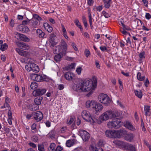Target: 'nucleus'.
<instances>
[{"label": "nucleus", "instance_id": "nucleus-1", "mask_svg": "<svg viewBox=\"0 0 151 151\" xmlns=\"http://www.w3.org/2000/svg\"><path fill=\"white\" fill-rule=\"evenodd\" d=\"M91 85L89 84V81L85 80L82 83H74L73 85V89L77 91L86 92L91 90Z\"/></svg>", "mask_w": 151, "mask_h": 151}, {"label": "nucleus", "instance_id": "nucleus-2", "mask_svg": "<svg viewBox=\"0 0 151 151\" xmlns=\"http://www.w3.org/2000/svg\"><path fill=\"white\" fill-rule=\"evenodd\" d=\"M119 115L118 111H108L103 113L97 119V123L101 124L103 121L107 120L109 119L118 117Z\"/></svg>", "mask_w": 151, "mask_h": 151}, {"label": "nucleus", "instance_id": "nucleus-3", "mask_svg": "<svg viewBox=\"0 0 151 151\" xmlns=\"http://www.w3.org/2000/svg\"><path fill=\"white\" fill-rule=\"evenodd\" d=\"M127 133V132L122 129L118 130H107L105 132L106 136L112 138H119L123 136Z\"/></svg>", "mask_w": 151, "mask_h": 151}, {"label": "nucleus", "instance_id": "nucleus-4", "mask_svg": "<svg viewBox=\"0 0 151 151\" xmlns=\"http://www.w3.org/2000/svg\"><path fill=\"white\" fill-rule=\"evenodd\" d=\"M122 122L121 120L118 118L113 119L112 121L108 122L107 126L109 128H114L115 129L119 128L122 125Z\"/></svg>", "mask_w": 151, "mask_h": 151}, {"label": "nucleus", "instance_id": "nucleus-5", "mask_svg": "<svg viewBox=\"0 0 151 151\" xmlns=\"http://www.w3.org/2000/svg\"><path fill=\"white\" fill-rule=\"evenodd\" d=\"M67 45L66 42L63 40H61L60 44L56 46V49L55 52L57 53V50L58 52H61L62 54H66L67 50Z\"/></svg>", "mask_w": 151, "mask_h": 151}, {"label": "nucleus", "instance_id": "nucleus-6", "mask_svg": "<svg viewBox=\"0 0 151 151\" xmlns=\"http://www.w3.org/2000/svg\"><path fill=\"white\" fill-rule=\"evenodd\" d=\"M99 101L101 103L108 106L111 102L110 98L106 94L101 93L100 94L98 97Z\"/></svg>", "mask_w": 151, "mask_h": 151}, {"label": "nucleus", "instance_id": "nucleus-7", "mask_svg": "<svg viewBox=\"0 0 151 151\" xmlns=\"http://www.w3.org/2000/svg\"><path fill=\"white\" fill-rule=\"evenodd\" d=\"M81 116L86 121L89 122L90 124H93L95 120L92 118L89 112L86 110H84L81 113Z\"/></svg>", "mask_w": 151, "mask_h": 151}, {"label": "nucleus", "instance_id": "nucleus-8", "mask_svg": "<svg viewBox=\"0 0 151 151\" xmlns=\"http://www.w3.org/2000/svg\"><path fill=\"white\" fill-rule=\"evenodd\" d=\"M25 69L28 71H32L35 73L38 72L40 70L38 66L34 63H30L25 66Z\"/></svg>", "mask_w": 151, "mask_h": 151}, {"label": "nucleus", "instance_id": "nucleus-9", "mask_svg": "<svg viewBox=\"0 0 151 151\" xmlns=\"http://www.w3.org/2000/svg\"><path fill=\"white\" fill-rule=\"evenodd\" d=\"M79 133L83 140L86 141L88 140L90 137L89 134L84 130L80 131Z\"/></svg>", "mask_w": 151, "mask_h": 151}, {"label": "nucleus", "instance_id": "nucleus-10", "mask_svg": "<svg viewBox=\"0 0 151 151\" xmlns=\"http://www.w3.org/2000/svg\"><path fill=\"white\" fill-rule=\"evenodd\" d=\"M33 114L34 119L37 122L40 121L43 118L42 113L40 111H38L35 112L33 113Z\"/></svg>", "mask_w": 151, "mask_h": 151}, {"label": "nucleus", "instance_id": "nucleus-11", "mask_svg": "<svg viewBox=\"0 0 151 151\" xmlns=\"http://www.w3.org/2000/svg\"><path fill=\"white\" fill-rule=\"evenodd\" d=\"M56 37V35L54 33H52L50 35L49 41V43L51 46L54 47L57 44L55 41Z\"/></svg>", "mask_w": 151, "mask_h": 151}, {"label": "nucleus", "instance_id": "nucleus-12", "mask_svg": "<svg viewBox=\"0 0 151 151\" xmlns=\"http://www.w3.org/2000/svg\"><path fill=\"white\" fill-rule=\"evenodd\" d=\"M46 92L45 89H37L33 91V95L34 96H37L43 95Z\"/></svg>", "mask_w": 151, "mask_h": 151}, {"label": "nucleus", "instance_id": "nucleus-13", "mask_svg": "<svg viewBox=\"0 0 151 151\" xmlns=\"http://www.w3.org/2000/svg\"><path fill=\"white\" fill-rule=\"evenodd\" d=\"M89 84L91 85V90L87 94L88 96H90L93 92L95 88H96L97 84V81L96 79H93V81L92 84L89 82Z\"/></svg>", "mask_w": 151, "mask_h": 151}, {"label": "nucleus", "instance_id": "nucleus-14", "mask_svg": "<svg viewBox=\"0 0 151 151\" xmlns=\"http://www.w3.org/2000/svg\"><path fill=\"white\" fill-rule=\"evenodd\" d=\"M124 127L127 129L132 131H134L136 129L132 123L129 121H126L124 123Z\"/></svg>", "mask_w": 151, "mask_h": 151}, {"label": "nucleus", "instance_id": "nucleus-15", "mask_svg": "<svg viewBox=\"0 0 151 151\" xmlns=\"http://www.w3.org/2000/svg\"><path fill=\"white\" fill-rule=\"evenodd\" d=\"M103 145V142L101 140H99L98 143V147H93L91 146V147L93 151H104L100 147L102 146Z\"/></svg>", "mask_w": 151, "mask_h": 151}, {"label": "nucleus", "instance_id": "nucleus-16", "mask_svg": "<svg viewBox=\"0 0 151 151\" xmlns=\"http://www.w3.org/2000/svg\"><path fill=\"white\" fill-rule=\"evenodd\" d=\"M64 76L67 80L72 81L74 79L75 75L73 73L69 72L65 73L64 74Z\"/></svg>", "mask_w": 151, "mask_h": 151}, {"label": "nucleus", "instance_id": "nucleus-17", "mask_svg": "<svg viewBox=\"0 0 151 151\" xmlns=\"http://www.w3.org/2000/svg\"><path fill=\"white\" fill-rule=\"evenodd\" d=\"M96 102L94 100H88L86 102V107L90 109H93L96 106Z\"/></svg>", "mask_w": 151, "mask_h": 151}, {"label": "nucleus", "instance_id": "nucleus-18", "mask_svg": "<svg viewBox=\"0 0 151 151\" xmlns=\"http://www.w3.org/2000/svg\"><path fill=\"white\" fill-rule=\"evenodd\" d=\"M113 143L115 144L117 146L119 147L125 148L126 147V143L122 141L115 140L113 141Z\"/></svg>", "mask_w": 151, "mask_h": 151}, {"label": "nucleus", "instance_id": "nucleus-19", "mask_svg": "<svg viewBox=\"0 0 151 151\" xmlns=\"http://www.w3.org/2000/svg\"><path fill=\"white\" fill-rule=\"evenodd\" d=\"M32 79L37 82H40L42 80V76L36 74H33L31 75Z\"/></svg>", "mask_w": 151, "mask_h": 151}, {"label": "nucleus", "instance_id": "nucleus-20", "mask_svg": "<svg viewBox=\"0 0 151 151\" xmlns=\"http://www.w3.org/2000/svg\"><path fill=\"white\" fill-rule=\"evenodd\" d=\"M134 137V134L132 133L127 134L124 137V139L126 140L131 142L133 140Z\"/></svg>", "mask_w": 151, "mask_h": 151}, {"label": "nucleus", "instance_id": "nucleus-21", "mask_svg": "<svg viewBox=\"0 0 151 151\" xmlns=\"http://www.w3.org/2000/svg\"><path fill=\"white\" fill-rule=\"evenodd\" d=\"M17 35L19 39L22 41L24 42H29L30 40V39L28 37L22 34L18 33Z\"/></svg>", "mask_w": 151, "mask_h": 151}, {"label": "nucleus", "instance_id": "nucleus-22", "mask_svg": "<svg viewBox=\"0 0 151 151\" xmlns=\"http://www.w3.org/2000/svg\"><path fill=\"white\" fill-rule=\"evenodd\" d=\"M8 48V45L6 43H3L2 40H0V50L4 51Z\"/></svg>", "mask_w": 151, "mask_h": 151}, {"label": "nucleus", "instance_id": "nucleus-23", "mask_svg": "<svg viewBox=\"0 0 151 151\" xmlns=\"http://www.w3.org/2000/svg\"><path fill=\"white\" fill-rule=\"evenodd\" d=\"M103 106L100 103L97 104L96 102V106H94L93 109H95V111L97 113L101 111L103 109Z\"/></svg>", "mask_w": 151, "mask_h": 151}, {"label": "nucleus", "instance_id": "nucleus-24", "mask_svg": "<svg viewBox=\"0 0 151 151\" xmlns=\"http://www.w3.org/2000/svg\"><path fill=\"white\" fill-rule=\"evenodd\" d=\"M43 26L45 29L49 32L50 33L52 31V27L47 23H44L43 24Z\"/></svg>", "mask_w": 151, "mask_h": 151}, {"label": "nucleus", "instance_id": "nucleus-25", "mask_svg": "<svg viewBox=\"0 0 151 151\" xmlns=\"http://www.w3.org/2000/svg\"><path fill=\"white\" fill-rule=\"evenodd\" d=\"M36 32L38 35V37L40 38H46L45 33L40 29H38L36 31Z\"/></svg>", "mask_w": 151, "mask_h": 151}, {"label": "nucleus", "instance_id": "nucleus-26", "mask_svg": "<svg viewBox=\"0 0 151 151\" xmlns=\"http://www.w3.org/2000/svg\"><path fill=\"white\" fill-rule=\"evenodd\" d=\"M19 46L24 50H27L29 48L27 44L24 42H20L19 43Z\"/></svg>", "mask_w": 151, "mask_h": 151}, {"label": "nucleus", "instance_id": "nucleus-27", "mask_svg": "<svg viewBox=\"0 0 151 151\" xmlns=\"http://www.w3.org/2000/svg\"><path fill=\"white\" fill-rule=\"evenodd\" d=\"M144 111L146 116H150L151 114V109L150 107L148 106H144Z\"/></svg>", "mask_w": 151, "mask_h": 151}, {"label": "nucleus", "instance_id": "nucleus-28", "mask_svg": "<svg viewBox=\"0 0 151 151\" xmlns=\"http://www.w3.org/2000/svg\"><path fill=\"white\" fill-rule=\"evenodd\" d=\"M58 54L56 55L54 57V60L57 62H58L60 61L61 58L62 57L63 55H65V54H62L61 53V52H58Z\"/></svg>", "mask_w": 151, "mask_h": 151}, {"label": "nucleus", "instance_id": "nucleus-29", "mask_svg": "<svg viewBox=\"0 0 151 151\" xmlns=\"http://www.w3.org/2000/svg\"><path fill=\"white\" fill-rule=\"evenodd\" d=\"M126 147L127 149L131 151H136V149L135 146L131 144H126Z\"/></svg>", "mask_w": 151, "mask_h": 151}, {"label": "nucleus", "instance_id": "nucleus-30", "mask_svg": "<svg viewBox=\"0 0 151 151\" xmlns=\"http://www.w3.org/2000/svg\"><path fill=\"white\" fill-rule=\"evenodd\" d=\"M29 109L32 111H35L38 110L39 106L36 104H33L29 105Z\"/></svg>", "mask_w": 151, "mask_h": 151}, {"label": "nucleus", "instance_id": "nucleus-31", "mask_svg": "<svg viewBox=\"0 0 151 151\" xmlns=\"http://www.w3.org/2000/svg\"><path fill=\"white\" fill-rule=\"evenodd\" d=\"M74 144L75 141L74 140H68L66 141V146L68 147L73 146Z\"/></svg>", "mask_w": 151, "mask_h": 151}, {"label": "nucleus", "instance_id": "nucleus-32", "mask_svg": "<svg viewBox=\"0 0 151 151\" xmlns=\"http://www.w3.org/2000/svg\"><path fill=\"white\" fill-rule=\"evenodd\" d=\"M42 99L43 98L41 97H38L35 98L34 100L35 104L37 105H40Z\"/></svg>", "mask_w": 151, "mask_h": 151}, {"label": "nucleus", "instance_id": "nucleus-33", "mask_svg": "<svg viewBox=\"0 0 151 151\" xmlns=\"http://www.w3.org/2000/svg\"><path fill=\"white\" fill-rule=\"evenodd\" d=\"M140 59L139 61L140 63L142 62V60L145 57V53L144 51L141 52L139 55Z\"/></svg>", "mask_w": 151, "mask_h": 151}, {"label": "nucleus", "instance_id": "nucleus-34", "mask_svg": "<svg viewBox=\"0 0 151 151\" xmlns=\"http://www.w3.org/2000/svg\"><path fill=\"white\" fill-rule=\"evenodd\" d=\"M16 50L20 55L21 56H24L26 55V51L20 50L18 48H16Z\"/></svg>", "mask_w": 151, "mask_h": 151}, {"label": "nucleus", "instance_id": "nucleus-35", "mask_svg": "<svg viewBox=\"0 0 151 151\" xmlns=\"http://www.w3.org/2000/svg\"><path fill=\"white\" fill-rule=\"evenodd\" d=\"M56 147V145L54 143H51L48 148L49 151H55V148Z\"/></svg>", "mask_w": 151, "mask_h": 151}, {"label": "nucleus", "instance_id": "nucleus-36", "mask_svg": "<svg viewBox=\"0 0 151 151\" xmlns=\"http://www.w3.org/2000/svg\"><path fill=\"white\" fill-rule=\"evenodd\" d=\"M47 136L48 138L53 139L55 137V134L54 131H51L47 134Z\"/></svg>", "mask_w": 151, "mask_h": 151}, {"label": "nucleus", "instance_id": "nucleus-37", "mask_svg": "<svg viewBox=\"0 0 151 151\" xmlns=\"http://www.w3.org/2000/svg\"><path fill=\"white\" fill-rule=\"evenodd\" d=\"M134 93L135 95L139 98L141 99L142 98V93L140 91L135 90L134 91Z\"/></svg>", "mask_w": 151, "mask_h": 151}, {"label": "nucleus", "instance_id": "nucleus-38", "mask_svg": "<svg viewBox=\"0 0 151 151\" xmlns=\"http://www.w3.org/2000/svg\"><path fill=\"white\" fill-rule=\"evenodd\" d=\"M137 78L139 81H142L145 79V76L142 77L141 73L140 72H138L137 75Z\"/></svg>", "mask_w": 151, "mask_h": 151}, {"label": "nucleus", "instance_id": "nucleus-39", "mask_svg": "<svg viewBox=\"0 0 151 151\" xmlns=\"http://www.w3.org/2000/svg\"><path fill=\"white\" fill-rule=\"evenodd\" d=\"M37 87V83L34 81L31 83L30 85V87L32 89H35Z\"/></svg>", "mask_w": 151, "mask_h": 151}, {"label": "nucleus", "instance_id": "nucleus-40", "mask_svg": "<svg viewBox=\"0 0 151 151\" xmlns=\"http://www.w3.org/2000/svg\"><path fill=\"white\" fill-rule=\"evenodd\" d=\"M104 6L106 8H109L110 6V2L106 0H103Z\"/></svg>", "mask_w": 151, "mask_h": 151}, {"label": "nucleus", "instance_id": "nucleus-41", "mask_svg": "<svg viewBox=\"0 0 151 151\" xmlns=\"http://www.w3.org/2000/svg\"><path fill=\"white\" fill-rule=\"evenodd\" d=\"M35 19L39 21L41 20H42L41 18L39 16H38L37 14H34L33 15V19L32 20H33L34 21L33 22H34V19Z\"/></svg>", "mask_w": 151, "mask_h": 151}, {"label": "nucleus", "instance_id": "nucleus-42", "mask_svg": "<svg viewBox=\"0 0 151 151\" xmlns=\"http://www.w3.org/2000/svg\"><path fill=\"white\" fill-rule=\"evenodd\" d=\"M74 23L79 28L82 27L81 23L77 19H76L74 20Z\"/></svg>", "mask_w": 151, "mask_h": 151}, {"label": "nucleus", "instance_id": "nucleus-43", "mask_svg": "<svg viewBox=\"0 0 151 151\" xmlns=\"http://www.w3.org/2000/svg\"><path fill=\"white\" fill-rule=\"evenodd\" d=\"M82 22L83 23L85 27H87L88 24L86 19L85 16L82 17Z\"/></svg>", "mask_w": 151, "mask_h": 151}, {"label": "nucleus", "instance_id": "nucleus-44", "mask_svg": "<svg viewBox=\"0 0 151 151\" xmlns=\"http://www.w3.org/2000/svg\"><path fill=\"white\" fill-rule=\"evenodd\" d=\"M38 150L39 151H45V149L42 145H38Z\"/></svg>", "mask_w": 151, "mask_h": 151}, {"label": "nucleus", "instance_id": "nucleus-45", "mask_svg": "<svg viewBox=\"0 0 151 151\" xmlns=\"http://www.w3.org/2000/svg\"><path fill=\"white\" fill-rule=\"evenodd\" d=\"M34 21L33 20H31L29 21L28 20H23L22 22V24L23 25L27 24H28L30 22L32 23H33V22Z\"/></svg>", "mask_w": 151, "mask_h": 151}, {"label": "nucleus", "instance_id": "nucleus-46", "mask_svg": "<svg viewBox=\"0 0 151 151\" xmlns=\"http://www.w3.org/2000/svg\"><path fill=\"white\" fill-rule=\"evenodd\" d=\"M36 125L35 123H33L31 126V129L33 131H32L33 133H35L36 132Z\"/></svg>", "mask_w": 151, "mask_h": 151}, {"label": "nucleus", "instance_id": "nucleus-47", "mask_svg": "<svg viewBox=\"0 0 151 151\" xmlns=\"http://www.w3.org/2000/svg\"><path fill=\"white\" fill-rule=\"evenodd\" d=\"M102 14L106 18H108L110 17V15L104 11L102 12Z\"/></svg>", "mask_w": 151, "mask_h": 151}, {"label": "nucleus", "instance_id": "nucleus-48", "mask_svg": "<svg viewBox=\"0 0 151 151\" xmlns=\"http://www.w3.org/2000/svg\"><path fill=\"white\" fill-rule=\"evenodd\" d=\"M75 63H71L70 65H68L67 67V69H73L75 68Z\"/></svg>", "mask_w": 151, "mask_h": 151}, {"label": "nucleus", "instance_id": "nucleus-49", "mask_svg": "<svg viewBox=\"0 0 151 151\" xmlns=\"http://www.w3.org/2000/svg\"><path fill=\"white\" fill-rule=\"evenodd\" d=\"M141 126L142 128V130L143 131H146V129L144 126V124L142 119H141Z\"/></svg>", "mask_w": 151, "mask_h": 151}, {"label": "nucleus", "instance_id": "nucleus-50", "mask_svg": "<svg viewBox=\"0 0 151 151\" xmlns=\"http://www.w3.org/2000/svg\"><path fill=\"white\" fill-rule=\"evenodd\" d=\"M100 49L103 52L106 51H109V50H108V49L105 46H101L100 47Z\"/></svg>", "mask_w": 151, "mask_h": 151}, {"label": "nucleus", "instance_id": "nucleus-51", "mask_svg": "<svg viewBox=\"0 0 151 151\" xmlns=\"http://www.w3.org/2000/svg\"><path fill=\"white\" fill-rule=\"evenodd\" d=\"M31 139L33 142H36L38 139V138L36 136H33L31 137Z\"/></svg>", "mask_w": 151, "mask_h": 151}, {"label": "nucleus", "instance_id": "nucleus-52", "mask_svg": "<svg viewBox=\"0 0 151 151\" xmlns=\"http://www.w3.org/2000/svg\"><path fill=\"white\" fill-rule=\"evenodd\" d=\"M94 3V1L93 0H88L87 4L89 6H91Z\"/></svg>", "mask_w": 151, "mask_h": 151}, {"label": "nucleus", "instance_id": "nucleus-53", "mask_svg": "<svg viewBox=\"0 0 151 151\" xmlns=\"http://www.w3.org/2000/svg\"><path fill=\"white\" fill-rule=\"evenodd\" d=\"M85 54L86 57H88V56L90 55V52L87 49H86L85 51Z\"/></svg>", "mask_w": 151, "mask_h": 151}, {"label": "nucleus", "instance_id": "nucleus-54", "mask_svg": "<svg viewBox=\"0 0 151 151\" xmlns=\"http://www.w3.org/2000/svg\"><path fill=\"white\" fill-rule=\"evenodd\" d=\"M119 22L120 25H122V26H125V24H124V20L123 19H120L118 20Z\"/></svg>", "mask_w": 151, "mask_h": 151}, {"label": "nucleus", "instance_id": "nucleus-55", "mask_svg": "<svg viewBox=\"0 0 151 151\" xmlns=\"http://www.w3.org/2000/svg\"><path fill=\"white\" fill-rule=\"evenodd\" d=\"M91 9L90 8L88 9V19L93 18L91 14Z\"/></svg>", "mask_w": 151, "mask_h": 151}, {"label": "nucleus", "instance_id": "nucleus-56", "mask_svg": "<svg viewBox=\"0 0 151 151\" xmlns=\"http://www.w3.org/2000/svg\"><path fill=\"white\" fill-rule=\"evenodd\" d=\"M58 87L60 90H61L63 89L64 88V86L63 84H61L58 85Z\"/></svg>", "mask_w": 151, "mask_h": 151}, {"label": "nucleus", "instance_id": "nucleus-57", "mask_svg": "<svg viewBox=\"0 0 151 151\" xmlns=\"http://www.w3.org/2000/svg\"><path fill=\"white\" fill-rule=\"evenodd\" d=\"M67 130V128L66 127H62L61 129V132L62 133H64Z\"/></svg>", "mask_w": 151, "mask_h": 151}, {"label": "nucleus", "instance_id": "nucleus-58", "mask_svg": "<svg viewBox=\"0 0 151 151\" xmlns=\"http://www.w3.org/2000/svg\"><path fill=\"white\" fill-rule=\"evenodd\" d=\"M82 68H81L80 67H79L77 68L76 69V71L78 75H80L81 74V73Z\"/></svg>", "mask_w": 151, "mask_h": 151}, {"label": "nucleus", "instance_id": "nucleus-59", "mask_svg": "<svg viewBox=\"0 0 151 151\" xmlns=\"http://www.w3.org/2000/svg\"><path fill=\"white\" fill-rule=\"evenodd\" d=\"M145 18L147 19H150L151 18V15L149 13H147L145 15Z\"/></svg>", "mask_w": 151, "mask_h": 151}, {"label": "nucleus", "instance_id": "nucleus-60", "mask_svg": "<svg viewBox=\"0 0 151 151\" xmlns=\"http://www.w3.org/2000/svg\"><path fill=\"white\" fill-rule=\"evenodd\" d=\"M28 145L31 147H32L33 148H36L37 146L36 145L35 143L32 142H30L29 143Z\"/></svg>", "mask_w": 151, "mask_h": 151}, {"label": "nucleus", "instance_id": "nucleus-61", "mask_svg": "<svg viewBox=\"0 0 151 151\" xmlns=\"http://www.w3.org/2000/svg\"><path fill=\"white\" fill-rule=\"evenodd\" d=\"M63 150V148L61 146H58L55 149V151H61Z\"/></svg>", "mask_w": 151, "mask_h": 151}, {"label": "nucleus", "instance_id": "nucleus-62", "mask_svg": "<svg viewBox=\"0 0 151 151\" xmlns=\"http://www.w3.org/2000/svg\"><path fill=\"white\" fill-rule=\"evenodd\" d=\"M73 151H83V149L81 147H78L75 149Z\"/></svg>", "mask_w": 151, "mask_h": 151}, {"label": "nucleus", "instance_id": "nucleus-63", "mask_svg": "<svg viewBox=\"0 0 151 151\" xmlns=\"http://www.w3.org/2000/svg\"><path fill=\"white\" fill-rule=\"evenodd\" d=\"M103 7L102 6H99L96 7V9L97 11L100 12L102 9Z\"/></svg>", "mask_w": 151, "mask_h": 151}, {"label": "nucleus", "instance_id": "nucleus-64", "mask_svg": "<svg viewBox=\"0 0 151 151\" xmlns=\"http://www.w3.org/2000/svg\"><path fill=\"white\" fill-rule=\"evenodd\" d=\"M23 31L25 32H27L29 31V29L27 27L24 26L23 28Z\"/></svg>", "mask_w": 151, "mask_h": 151}]
</instances>
